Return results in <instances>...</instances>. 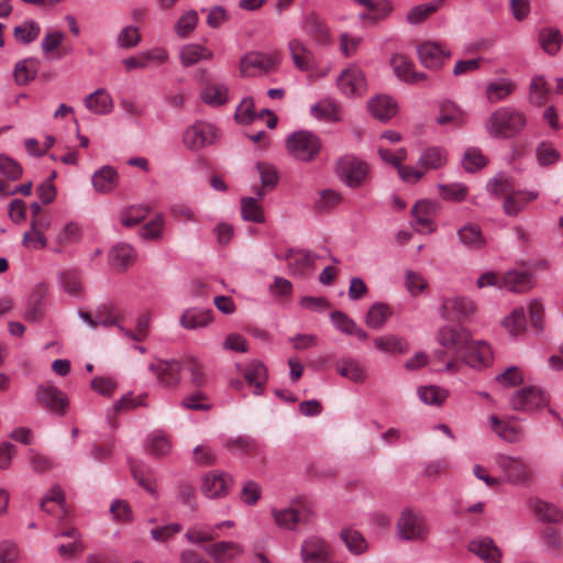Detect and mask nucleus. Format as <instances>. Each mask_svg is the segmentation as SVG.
<instances>
[{"label":"nucleus","mask_w":563,"mask_h":563,"mask_svg":"<svg viewBox=\"0 0 563 563\" xmlns=\"http://www.w3.org/2000/svg\"><path fill=\"white\" fill-rule=\"evenodd\" d=\"M526 124L527 120L522 112L510 107H501L492 113L486 129L494 137L510 139L518 135Z\"/></svg>","instance_id":"nucleus-2"},{"label":"nucleus","mask_w":563,"mask_h":563,"mask_svg":"<svg viewBox=\"0 0 563 563\" xmlns=\"http://www.w3.org/2000/svg\"><path fill=\"white\" fill-rule=\"evenodd\" d=\"M41 27L35 21H25L13 30L14 38L22 44H30L40 35Z\"/></svg>","instance_id":"nucleus-55"},{"label":"nucleus","mask_w":563,"mask_h":563,"mask_svg":"<svg viewBox=\"0 0 563 563\" xmlns=\"http://www.w3.org/2000/svg\"><path fill=\"white\" fill-rule=\"evenodd\" d=\"M549 96V88L545 79L541 76L531 80L529 89V99L537 106L543 104Z\"/></svg>","instance_id":"nucleus-61"},{"label":"nucleus","mask_w":563,"mask_h":563,"mask_svg":"<svg viewBox=\"0 0 563 563\" xmlns=\"http://www.w3.org/2000/svg\"><path fill=\"white\" fill-rule=\"evenodd\" d=\"M35 399L40 406L59 417L65 416L69 406L67 395L48 382L36 387Z\"/></svg>","instance_id":"nucleus-7"},{"label":"nucleus","mask_w":563,"mask_h":563,"mask_svg":"<svg viewBox=\"0 0 563 563\" xmlns=\"http://www.w3.org/2000/svg\"><path fill=\"white\" fill-rule=\"evenodd\" d=\"M461 358L468 366L479 368L492 363L493 351L486 342L471 340Z\"/></svg>","instance_id":"nucleus-17"},{"label":"nucleus","mask_w":563,"mask_h":563,"mask_svg":"<svg viewBox=\"0 0 563 563\" xmlns=\"http://www.w3.org/2000/svg\"><path fill=\"white\" fill-rule=\"evenodd\" d=\"M417 395L424 405L440 407L449 397V391L435 385H428L418 387Z\"/></svg>","instance_id":"nucleus-45"},{"label":"nucleus","mask_w":563,"mask_h":563,"mask_svg":"<svg viewBox=\"0 0 563 563\" xmlns=\"http://www.w3.org/2000/svg\"><path fill=\"white\" fill-rule=\"evenodd\" d=\"M303 29L318 44H327L330 40V32L323 20L317 14L309 13L303 21Z\"/></svg>","instance_id":"nucleus-36"},{"label":"nucleus","mask_w":563,"mask_h":563,"mask_svg":"<svg viewBox=\"0 0 563 563\" xmlns=\"http://www.w3.org/2000/svg\"><path fill=\"white\" fill-rule=\"evenodd\" d=\"M438 188L442 199L454 202L463 201L468 192L467 187L461 183L439 185Z\"/></svg>","instance_id":"nucleus-59"},{"label":"nucleus","mask_w":563,"mask_h":563,"mask_svg":"<svg viewBox=\"0 0 563 563\" xmlns=\"http://www.w3.org/2000/svg\"><path fill=\"white\" fill-rule=\"evenodd\" d=\"M420 63L429 69H439L444 60L451 56V52L438 42L426 41L417 46Z\"/></svg>","instance_id":"nucleus-10"},{"label":"nucleus","mask_w":563,"mask_h":563,"mask_svg":"<svg viewBox=\"0 0 563 563\" xmlns=\"http://www.w3.org/2000/svg\"><path fill=\"white\" fill-rule=\"evenodd\" d=\"M288 48L295 66L302 70L308 71L314 66V57L312 52L299 40H291Z\"/></svg>","instance_id":"nucleus-27"},{"label":"nucleus","mask_w":563,"mask_h":563,"mask_svg":"<svg viewBox=\"0 0 563 563\" xmlns=\"http://www.w3.org/2000/svg\"><path fill=\"white\" fill-rule=\"evenodd\" d=\"M437 341L443 347L434 352V357L443 361L446 353H452L453 360L446 362L444 369L454 371L456 360L461 358L471 341L467 330L462 327H443L437 333Z\"/></svg>","instance_id":"nucleus-1"},{"label":"nucleus","mask_w":563,"mask_h":563,"mask_svg":"<svg viewBox=\"0 0 563 563\" xmlns=\"http://www.w3.org/2000/svg\"><path fill=\"white\" fill-rule=\"evenodd\" d=\"M444 2V0H433L430 3L418 4L411 8L407 13V21L417 25L434 13Z\"/></svg>","instance_id":"nucleus-50"},{"label":"nucleus","mask_w":563,"mask_h":563,"mask_svg":"<svg viewBox=\"0 0 563 563\" xmlns=\"http://www.w3.org/2000/svg\"><path fill=\"white\" fill-rule=\"evenodd\" d=\"M288 152L298 161L311 162L321 150L320 139L309 132L299 131L292 133L286 142Z\"/></svg>","instance_id":"nucleus-5"},{"label":"nucleus","mask_w":563,"mask_h":563,"mask_svg":"<svg viewBox=\"0 0 563 563\" xmlns=\"http://www.w3.org/2000/svg\"><path fill=\"white\" fill-rule=\"evenodd\" d=\"M213 57V53L199 44H187L180 51V60L184 66H192L200 60H209Z\"/></svg>","instance_id":"nucleus-42"},{"label":"nucleus","mask_w":563,"mask_h":563,"mask_svg":"<svg viewBox=\"0 0 563 563\" xmlns=\"http://www.w3.org/2000/svg\"><path fill=\"white\" fill-rule=\"evenodd\" d=\"M391 316V310L386 303H374L366 313L365 322L372 329H380Z\"/></svg>","instance_id":"nucleus-51"},{"label":"nucleus","mask_w":563,"mask_h":563,"mask_svg":"<svg viewBox=\"0 0 563 563\" xmlns=\"http://www.w3.org/2000/svg\"><path fill=\"white\" fill-rule=\"evenodd\" d=\"M198 19V13L195 10H189L181 15L175 25L177 35L183 38L187 37L196 29Z\"/></svg>","instance_id":"nucleus-64"},{"label":"nucleus","mask_w":563,"mask_h":563,"mask_svg":"<svg viewBox=\"0 0 563 563\" xmlns=\"http://www.w3.org/2000/svg\"><path fill=\"white\" fill-rule=\"evenodd\" d=\"M545 404L547 399L542 390L533 386L521 388L510 399L511 408L519 411H531Z\"/></svg>","instance_id":"nucleus-12"},{"label":"nucleus","mask_w":563,"mask_h":563,"mask_svg":"<svg viewBox=\"0 0 563 563\" xmlns=\"http://www.w3.org/2000/svg\"><path fill=\"white\" fill-rule=\"evenodd\" d=\"M538 198L536 191L512 190L505 199L503 209L509 217H516L528 202Z\"/></svg>","instance_id":"nucleus-28"},{"label":"nucleus","mask_w":563,"mask_h":563,"mask_svg":"<svg viewBox=\"0 0 563 563\" xmlns=\"http://www.w3.org/2000/svg\"><path fill=\"white\" fill-rule=\"evenodd\" d=\"M51 227V220L47 217L38 216L32 218L31 220V230L36 235V243L32 244L33 238L30 232H25L22 238V244L27 249H44L47 244L46 238L44 236V231Z\"/></svg>","instance_id":"nucleus-24"},{"label":"nucleus","mask_w":563,"mask_h":563,"mask_svg":"<svg viewBox=\"0 0 563 563\" xmlns=\"http://www.w3.org/2000/svg\"><path fill=\"white\" fill-rule=\"evenodd\" d=\"M396 528L398 538L405 541H423L429 534L424 517L411 509L401 511Z\"/></svg>","instance_id":"nucleus-6"},{"label":"nucleus","mask_w":563,"mask_h":563,"mask_svg":"<svg viewBox=\"0 0 563 563\" xmlns=\"http://www.w3.org/2000/svg\"><path fill=\"white\" fill-rule=\"evenodd\" d=\"M438 205L432 201L422 200L417 202L412 208L413 224L418 227V230H427L432 232L433 217L437 213Z\"/></svg>","instance_id":"nucleus-21"},{"label":"nucleus","mask_w":563,"mask_h":563,"mask_svg":"<svg viewBox=\"0 0 563 563\" xmlns=\"http://www.w3.org/2000/svg\"><path fill=\"white\" fill-rule=\"evenodd\" d=\"M210 309L189 308L180 317V324L188 330L207 327L211 322Z\"/></svg>","instance_id":"nucleus-34"},{"label":"nucleus","mask_w":563,"mask_h":563,"mask_svg":"<svg viewBox=\"0 0 563 563\" xmlns=\"http://www.w3.org/2000/svg\"><path fill=\"white\" fill-rule=\"evenodd\" d=\"M441 309L443 318L461 321L474 312L475 305L467 298L453 297L444 299Z\"/></svg>","instance_id":"nucleus-19"},{"label":"nucleus","mask_w":563,"mask_h":563,"mask_svg":"<svg viewBox=\"0 0 563 563\" xmlns=\"http://www.w3.org/2000/svg\"><path fill=\"white\" fill-rule=\"evenodd\" d=\"M150 207L144 205L131 206L120 212V221L122 225L132 228L141 223L150 213Z\"/></svg>","instance_id":"nucleus-52"},{"label":"nucleus","mask_w":563,"mask_h":563,"mask_svg":"<svg viewBox=\"0 0 563 563\" xmlns=\"http://www.w3.org/2000/svg\"><path fill=\"white\" fill-rule=\"evenodd\" d=\"M437 122L440 125L454 124L460 126L465 122V114L454 103H443Z\"/></svg>","instance_id":"nucleus-53"},{"label":"nucleus","mask_w":563,"mask_h":563,"mask_svg":"<svg viewBox=\"0 0 563 563\" xmlns=\"http://www.w3.org/2000/svg\"><path fill=\"white\" fill-rule=\"evenodd\" d=\"M201 100L211 107H221L229 101V88L221 82L207 81L200 91Z\"/></svg>","instance_id":"nucleus-25"},{"label":"nucleus","mask_w":563,"mask_h":563,"mask_svg":"<svg viewBox=\"0 0 563 563\" xmlns=\"http://www.w3.org/2000/svg\"><path fill=\"white\" fill-rule=\"evenodd\" d=\"M335 174L345 186L355 189L365 183L369 174V166L362 158L353 154H345L336 159Z\"/></svg>","instance_id":"nucleus-3"},{"label":"nucleus","mask_w":563,"mask_h":563,"mask_svg":"<svg viewBox=\"0 0 563 563\" xmlns=\"http://www.w3.org/2000/svg\"><path fill=\"white\" fill-rule=\"evenodd\" d=\"M85 106L92 113L102 115L112 111L113 100L103 88H99L85 98Z\"/></svg>","instance_id":"nucleus-30"},{"label":"nucleus","mask_w":563,"mask_h":563,"mask_svg":"<svg viewBox=\"0 0 563 563\" xmlns=\"http://www.w3.org/2000/svg\"><path fill=\"white\" fill-rule=\"evenodd\" d=\"M367 107L373 117L380 121L389 120L397 113L396 101L385 95L372 98L368 101Z\"/></svg>","instance_id":"nucleus-26"},{"label":"nucleus","mask_w":563,"mask_h":563,"mask_svg":"<svg viewBox=\"0 0 563 563\" xmlns=\"http://www.w3.org/2000/svg\"><path fill=\"white\" fill-rule=\"evenodd\" d=\"M395 75L402 81L415 85L427 78V75L415 70L412 60L404 54H395L390 59Z\"/></svg>","instance_id":"nucleus-18"},{"label":"nucleus","mask_w":563,"mask_h":563,"mask_svg":"<svg viewBox=\"0 0 563 563\" xmlns=\"http://www.w3.org/2000/svg\"><path fill=\"white\" fill-rule=\"evenodd\" d=\"M218 137V129L208 122L196 121L189 125L183 134V143L190 151H198L214 143Z\"/></svg>","instance_id":"nucleus-8"},{"label":"nucleus","mask_w":563,"mask_h":563,"mask_svg":"<svg viewBox=\"0 0 563 563\" xmlns=\"http://www.w3.org/2000/svg\"><path fill=\"white\" fill-rule=\"evenodd\" d=\"M150 369L156 373L158 383L166 388H175L180 383L183 364L176 360L152 363Z\"/></svg>","instance_id":"nucleus-15"},{"label":"nucleus","mask_w":563,"mask_h":563,"mask_svg":"<svg viewBox=\"0 0 563 563\" xmlns=\"http://www.w3.org/2000/svg\"><path fill=\"white\" fill-rule=\"evenodd\" d=\"M493 430L505 441L509 443L519 442L523 437V430L510 422L500 421L498 417L489 418Z\"/></svg>","instance_id":"nucleus-44"},{"label":"nucleus","mask_w":563,"mask_h":563,"mask_svg":"<svg viewBox=\"0 0 563 563\" xmlns=\"http://www.w3.org/2000/svg\"><path fill=\"white\" fill-rule=\"evenodd\" d=\"M109 258L113 269L124 272L135 262L136 252L128 243H118L111 247Z\"/></svg>","instance_id":"nucleus-22"},{"label":"nucleus","mask_w":563,"mask_h":563,"mask_svg":"<svg viewBox=\"0 0 563 563\" xmlns=\"http://www.w3.org/2000/svg\"><path fill=\"white\" fill-rule=\"evenodd\" d=\"M336 84L342 93L347 97L360 96L366 90L363 71L355 66L344 69L338 77Z\"/></svg>","instance_id":"nucleus-13"},{"label":"nucleus","mask_w":563,"mask_h":563,"mask_svg":"<svg viewBox=\"0 0 563 563\" xmlns=\"http://www.w3.org/2000/svg\"><path fill=\"white\" fill-rule=\"evenodd\" d=\"M374 345L377 350L387 353L404 354L409 350L406 340L395 334H386L375 338Z\"/></svg>","instance_id":"nucleus-46"},{"label":"nucleus","mask_w":563,"mask_h":563,"mask_svg":"<svg viewBox=\"0 0 563 563\" xmlns=\"http://www.w3.org/2000/svg\"><path fill=\"white\" fill-rule=\"evenodd\" d=\"M448 154L444 148L431 146L426 148L418 159V166L426 172L430 169H440L445 166Z\"/></svg>","instance_id":"nucleus-32"},{"label":"nucleus","mask_w":563,"mask_h":563,"mask_svg":"<svg viewBox=\"0 0 563 563\" xmlns=\"http://www.w3.org/2000/svg\"><path fill=\"white\" fill-rule=\"evenodd\" d=\"M463 167L468 173H475L486 166L487 161L478 148L472 147L465 151Z\"/></svg>","instance_id":"nucleus-63"},{"label":"nucleus","mask_w":563,"mask_h":563,"mask_svg":"<svg viewBox=\"0 0 563 563\" xmlns=\"http://www.w3.org/2000/svg\"><path fill=\"white\" fill-rule=\"evenodd\" d=\"M467 549L485 563H500L501 552L489 537L471 540Z\"/></svg>","instance_id":"nucleus-20"},{"label":"nucleus","mask_w":563,"mask_h":563,"mask_svg":"<svg viewBox=\"0 0 563 563\" xmlns=\"http://www.w3.org/2000/svg\"><path fill=\"white\" fill-rule=\"evenodd\" d=\"M254 99L245 97L235 110L234 119L241 124H251L257 119V113L254 108Z\"/></svg>","instance_id":"nucleus-60"},{"label":"nucleus","mask_w":563,"mask_h":563,"mask_svg":"<svg viewBox=\"0 0 563 563\" xmlns=\"http://www.w3.org/2000/svg\"><path fill=\"white\" fill-rule=\"evenodd\" d=\"M497 466L504 472L507 482L525 484L530 478V471L520 457H511L505 454L495 456Z\"/></svg>","instance_id":"nucleus-9"},{"label":"nucleus","mask_w":563,"mask_h":563,"mask_svg":"<svg viewBox=\"0 0 563 563\" xmlns=\"http://www.w3.org/2000/svg\"><path fill=\"white\" fill-rule=\"evenodd\" d=\"M145 451L155 457L165 456L172 451V441L165 433L156 431L147 437Z\"/></svg>","instance_id":"nucleus-39"},{"label":"nucleus","mask_w":563,"mask_h":563,"mask_svg":"<svg viewBox=\"0 0 563 563\" xmlns=\"http://www.w3.org/2000/svg\"><path fill=\"white\" fill-rule=\"evenodd\" d=\"M503 324L511 335L523 333L527 327V318L523 308H516L509 317L504 319Z\"/></svg>","instance_id":"nucleus-57"},{"label":"nucleus","mask_w":563,"mask_h":563,"mask_svg":"<svg viewBox=\"0 0 563 563\" xmlns=\"http://www.w3.org/2000/svg\"><path fill=\"white\" fill-rule=\"evenodd\" d=\"M92 186L98 192H110L117 186L118 173L111 166H102L91 178Z\"/></svg>","instance_id":"nucleus-37"},{"label":"nucleus","mask_w":563,"mask_h":563,"mask_svg":"<svg viewBox=\"0 0 563 563\" xmlns=\"http://www.w3.org/2000/svg\"><path fill=\"white\" fill-rule=\"evenodd\" d=\"M40 60L36 57H29L19 60L14 66V81L18 86H26L32 82L40 69Z\"/></svg>","instance_id":"nucleus-29"},{"label":"nucleus","mask_w":563,"mask_h":563,"mask_svg":"<svg viewBox=\"0 0 563 563\" xmlns=\"http://www.w3.org/2000/svg\"><path fill=\"white\" fill-rule=\"evenodd\" d=\"M276 65V58L253 52L241 59L240 69L245 76H254L257 73H268L275 69Z\"/></svg>","instance_id":"nucleus-16"},{"label":"nucleus","mask_w":563,"mask_h":563,"mask_svg":"<svg viewBox=\"0 0 563 563\" xmlns=\"http://www.w3.org/2000/svg\"><path fill=\"white\" fill-rule=\"evenodd\" d=\"M183 369L187 371L190 375V382L195 387H202L207 384V374L202 363L195 358L188 357L183 362Z\"/></svg>","instance_id":"nucleus-54"},{"label":"nucleus","mask_w":563,"mask_h":563,"mask_svg":"<svg viewBox=\"0 0 563 563\" xmlns=\"http://www.w3.org/2000/svg\"><path fill=\"white\" fill-rule=\"evenodd\" d=\"M233 478L224 472H209L202 477L201 490L208 498L224 497L231 485Z\"/></svg>","instance_id":"nucleus-14"},{"label":"nucleus","mask_w":563,"mask_h":563,"mask_svg":"<svg viewBox=\"0 0 563 563\" xmlns=\"http://www.w3.org/2000/svg\"><path fill=\"white\" fill-rule=\"evenodd\" d=\"M303 563H332L331 548L319 537H309L303 540L300 549Z\"/></svg>","instance_id":"nucleus-11"},{"label":"nucleus","mask_w":563,"mask_h":563,"mask_svg":"<svg viewBox=\"0 0 563 563\" xmlns=\"http://www.w3.org/2000/svg\"><path fill=\"white\" fill-rule=\"evenodd\" d=\"M532 509L538 518L550 523H558L563 520V512L554 505L548 504L541 499L530 501Z\"/></svg>","instance_id":"nucleus-48"},{"label":"nucleus","mask_w":563,"mask_h":563,"mask_svg":"<svg viewBox=\"0 0 563 563\" xmlns=\"http://www.w3.org/2000/svg\"><path fill=\"white\" fill-rule=\"evenodd\" d=\"M275 523L286 530H295L298 525H309L314 516L313 509L308 501L295 500L289 507L272 509Z\"/></svg>","instance_id":"nucleus-4"},{"label":"nucleus","mask_w":563,"mask_h":563,"mask_svg":"<svg viewBox=\"0 0 563 563\" xmlns=\"http://www.w3.org/2000/svg\"><path fill=\"white\" fill-rule=\"evenodd\" d=\"M218 534L214 532V528L210 526H192L188 528L187 532L185 533V538L190 543H202V542H209L213 539H216Z\"/></svg>","instance_id":"nucleus-62"},{"label":"nucleus","mask_w":563,"mask_h":563,"mask_svg":"<svg viewBox=\"0 0 563 563\" xmlns=\"http://www.w3.org/2000/svg\"><path fill=\"white\" fill-rule=\"evenodd\" d=\"M264 192L257 191V198L244 197L241 200V213L245 221H252L255 223L264 222L263 209L258 205V200L263 199Z\"/></svg>","instance_id":"nucleus-41"},{"label":"nucleus","mask_w":563,"mask_h":563,"mask_svg":"<svg viewBox=\"0 0 563 563\" xmlns=\"http://www.w3.org/2000/svg\"><path fill=\"white\" fill-rule=\"evenodd\" d=\"M244 378L250 386H254V394L260 396L267 380V368L262 362L253 361L245 368Z\"/></svg>","instance_id":"nucleus-35"},{"label":"nucleus","mask_w":563,"mask_h":563,"mask_svg":"<svg viewBox=\"0 0 563 563\" xmlns=\"http://www.w3.org/2000/svg\"><path fill=\"white\" fill-rule=\"evenodd\" d=\"M515 87L512 81L501 78L487 85L486 97L490 103L498 102L511 95Z\"/></svg>","instance_id":"nucleus-49"},{"label":"nucleus","mask_w":563,"mask_h":563,"mask_svg":"<svg viewBox=\"0 0 563 563\" xmlns=\"http://www.w3.org/2000/svg\"><path fill=\"white\" fill-rule=\"evenodd\" d=\"M335 369L339 375L356 384L364 383L366 379L365 369L356 360L353 358L338 361L335 363Z\"/></svg>","instance_id":"nucleus-38"},{"label":"nucleus","mask_w":563,"mask_h":563,"mask_svg":"<svg viewBox=\"0 0 563 563\" xmlns=\"http://www.w3.org/2000/svg\"><path fill=\"white\" fill-rule=\"evenodd\" d=\"M311 114L317 119H323L329 121H340L339 108L335 102L331 100H322L313 104L310 109Z\"/></svg>","instance_id":"nucleus-56"},{"label":"nucleus","mask_w":563,"mask_h":563,"mask_svg":"<svg viewBox=\"0 0 563 563\" xmlns=\"http://www.w3.org/2000/svg\"><path fill=\"white\" fill-rule=\"evenodd\" d=\"M205 551L216 563H229L243 552V548L233 541H219L206 547Z\"/></svg>","instance_id":"nucleus-23"},{"label":"nucleus","mask_w":563,"mask_h":563,"mask_svg":"<svg viewBox=\"0 0 563 563\" xmlns=\"http://www.w3.org/2000/svg\"><path fill=\"white\" fill-rule=\"evenodd\" d=\"M460 242L470 250H479L485 245V239L477 224L468 223L457 231Z\"/></svg>","instance_id":"nucleus-40"},{"label":"nucleus","mask_w":563,"mask_h":563,"mask_svg":"<svg viewBox=\"0 0 563 563\" xmlns=\"http://www.w3.org/2000/svg\"><path fill=\"white\" fill-rule=\"evenodd\" d=\"M533 276L527 272L511 271L503 277L504 287L512 292H525L533 287Z\"/></svg>","instance_id":"nucleus-33"},{"label":"nucleus","mask_w":563,"mask_h":563,"mask_svg":"<svg viewBox=\"0 0 563 563\" xmlns=\"http://www.w3.org/2000/svg\"><path fill=\"white\" fill-rule=\"evenodd\" d=\"M539 44L549 55H555L562 46L563 36L556 27H543L539 32Z\"/></svg>","instance_id":"nucleus-43"},{"label":"nucleus","mask_w":563,"mask_h":563,"mask_svg":"<svg viewBox=\"0 0 563 563\" xmlns=\"http://www.w3.org/2000/svg\"><path fill=\"white\" fill-rule=\"evenodd\" d=\"M130 468L136 483L151 495L157 496L156 479L153 471L137 461H132Z\"/></svg>","instance_id":"nucleus-31"},{"label":"nucleus","mask_w":563,"mask_h":563,"mask_svg":"<svg viewBox=\"0 0 563 563\" xmlns=\"http://www.w3.org/2000/svg\"><path fill=\"white\" fill-rule=\"evenodd\" d=\"M340 538L353 554H362L367 550L368 543L358 530L344 528L340 532Z\"/></svg>","instance_id":"nucleus-47"},{"label":"nucleus","mask_w":563,"mask_h":563,"mask_svg":"<svg viewBox=\"0 0 563 563\" xmlns=\"http://www.w3.org/2000/svg\"><path fill=\"white\" fill-rule=\"evenodd\" d=\"M486 189L494 197H507L514 190V186L507 175L498 174L493 179L488 180Z\"/></svg>","instance_id":"nucleus-58"}]
</instances>
